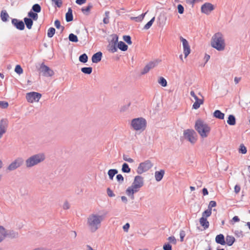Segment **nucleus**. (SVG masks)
<instances>
[{
    "label": "nucleus",
    "instance_id": "nucleus-1",
    "mask_svg": "<svg viewBox=\"0 0 250 250\" xmlns=\"http://www.w3.org/2000/svg\"><path fill=\"white\" fill-rule=\"evenodd\" d=\"M104 220V216L97 214L92 213L87 219V225L92 232H95L101 227V223Z\"/></svg>",
    "mask_w": 250,
    "mask_h": 250
},
{
    "label": "nucleus",
    "instance_id": "nucleus-2",
    "mask_svg": "<svg viewBox=\"0 0 250 250\" xmlns=\"http://www.w3.org/2000/svg\"><path fill=\"white\" fill-rule=\"evenodd\" d=\"M210 44L212 47L217 51H224L226 48V44L223 35L220 32L215 33L211 38Z\"/></svg>",
    "mask_w": 250,
    "mask_h": 250
},
{
    "label": "nucleus",
    "instance_id": "nucleus-3",
    "mask_svg": "<svg viewBox=\"0 0 250 250\" xmlns=\"http://www.w3.org/2000/svg\"><path fill=\"white\" fill-rule=\"evenodd\" d=\"M195 128L202 138H207L211 130L210 126L201 120L196 122Z\"/></svg>",
    "mask_w": 250,
    "mask_h": 250
},
{
    "label": "nucleus",
    "instance_id": "nucleus-4",
    "mask_svg": "<svg viewBox=\"0 0 250 250\" xmlns=\"http://www.w3.org/2000/svg\"><path fill=\"white\" fill-rule=\"evenodd\" d=\"M131 125L136 131H144L146 126V121L143 118H137L131 121Z\"/></svg>",
    "mask_w": 250,
    "mask_h": 250
},
{
    "label": "nucleus",
    "instance_id": "nucleus-5",
    "mask_svg": "<svg viewBox=\"0 0 250 250\" xmlns=\"http://www.w3.org/2000/svg\"><path fill=\"white\" fill-rule=\"evenodd\" d=\"M44 158V156L43 154L33 155L26 160V166L28 167H32L43 161Z\"/></svg>",
    "mask_w": 250,
    "mask_h": 250
},
{
    "label": "nucleus",
    "instance_id": "nucleus-6",
    "mask_svg": "<svg viewBox=\"0 0 250 250\" xmlns=\"http://www.w3.org/2000/svg\"><path fill=\"white\" fill-rule=\"evenodd\" d=\"M184 137L191 144H194L197 141V135L193 129H188L185 130L183 133Z\"/></svg>",
    "mask_w": 250,
    "mask_h": 250
},
{
    "label": "nucleus",
    "instance_id": "nucleus-7",
    "mask_svg": "<svg viewBox=\"0 0 250 250\" xmlns=\"http://www.w3.org/2000/svg\"><path fill=\"white\" fill-rule=\"evenodd\" d=\"M41 97L42 95L40 93L36 92L27 93L26 95L27 101L30 103L39 102Z\"/></svg>",
    "mask_w": 250,
    "mask_h": 250
},
{
    "label": "nucleus",
    "instance_id": "nucleus-8",
    "mask_svg": "<svg viewBox=\"0 0 250 250\" xmlns=\"http://www.w3.org/2000/svg\"><path fill=\"white\" fill-rule=\"evenodd\" d=\"M152 167V164L149 160H147L140 164L137 168V172L141 174L149 170Z\"/></svg>",
    "mask_w": 250,
    "mask_h": 250
},
{
    "label": "nucleus",
    "instance_id": "nucleus-9",
    "mask_svg": "<svg viewBox=\"0 0 250 250\" xmlns=\"http://www.w3.org/2000/svg\"><path fill=\"white\" fill-rule=\"evenodd\" d=\"M190 94L195 100V102L192 105V108L195 109H198L200 105L204 104V98L202 97L201 99L198 98L193 91H191Z\"/></svg>",
    "mask_w": 250,
    "mask_h": 250
},
{
    "label": "nucleus",
    "instance_id": "nucleus-10",
    "mask_svg": "<svg viewBox=\"0 0 250 250\" xmlns=\"http://www.w3.org/2000/svg\"><path fill=\"white\" fill-rule=\"evenodd\" d=\"M180 41L182 43L183 52L185 55V58H186L190 53L191 50L190 45L188 41L182 37H180Z\"/></svg>",
    "mask_w": 250,
    "mask_h": 250
},
{
    "label": "nucleus",
    "instance_id": "nucleus-11",
    "mask_svg": "<svg viewBox=\"0 0 250 250\" xmlns=\"http://www.w3.org/2000/svg\"><path fill=\"white\" fill-rule=\"evenodd\" d=\"M23 163V160L21 158H18L9 165L7 169L9 171L13 170L20 167Z\"/></svg>",
    "mask_w": 250,
    "mask_h": 250
},
{
    "label": "nucleus",
    "instance_id": "nucleus-12",
    "mask_svg": "<svg viewBox=\"0 0 250 250\" xmlns=\"http://www.w3.org/2000/svg\"><path fill=\"white\" fill-rule=\"evenodd\" d=\"M140 189L138 187L132 184L127 188L125 192L127 196L130 197L131 199H134V194L138 192Z\"/></svg>",
    "mask_w": 250,
    "mask_h": 250
},
{
    "label": "nucleus",
    "instance_id": "nucleus-13",
    "mask_svg": "<svg viewBox=\"0 0 250 250\" xmlns=\"http://www.w3.org/2000/svg\"><path fill=\"white\" fill-rule=\"evenodd\" d=\"M40 69L44 76L51 77L54 74L53 71L48 66L45 65L44 63H42L41 65Z\"/></svg>",
    "mask_w": 250,
    "mask_h": 250
},
{
    "label": "nucleus",
    "instance_id": "nucleus-14",
    "mask_svg": "<svg viewBox=\"0 0 250 250\" xmlns=\"http://www.w3.org/2000/svg\"><path fill=\"white\" fill-rule=\"evenodd\" d=\"M214 9L213 5L210 3H205L201 6V12L208 15Z\"/></svg>",
    "mask_w": 250,
    "mask_h": 250
},
{
    "label": "nucleus",
    "instance_id": "nucleus-15",
    "mask_svg": "<svg viewBox=\"0 0 250 250\" xmlns=\"http://www.w3.org/2000/svg\"><path fill=\"white\" fill-rule=\"evenodd\" d=\"M8 126V121L6 119H2L0 121V138L6 131Z\"/></svg>",
    "mask_w": 250,
    "mask_h": 250
},
{
    "label": "nucleus",
    "instance_id": "nucleus-16",
    "mask_svg": "<svg viewBox=\"0 0 250 250\" xmlns=\"http://www.w3.org/2000/svg\"><path fill=\"white\" fill-rule=\"evenodd\" d=\"M132 184L141 188L144 185L143 177L141 176H135Z\"/></svg>",
    "mask_w": 250,
    "mask_h": 250
},
{
    "label": "nucleus",
    "instance_id": "nucleus-17",
    "mask_svg": "<svg viewBox=\"0 0 250 250\" xmlns=\"http://www.w3.org/2000/svg\"><path fill=\"white\" fill-rule=\"evenodd\" d=\"M12 23L19 30H22L24 29V24L22 21L13 19L12 20Z\"/></svg>",
    "mask_w": 250,
    "mask_h": 250
},
{
    "label": "nucleus",
    "instance_id": "nucleus-18",
    "mask_svg": "<svg viewBox=\"0 0 250 250\" xmlns=\"http://www.w3.org/2000/svg\"><path fill=\"white\" fill-rule=\"evenodd\" d=\"M102 57V53L98 52L94 54L92 57V61L93 63H97L101 61Z\"/></svg>",
    "mask_w": 250,
    "mask_h": 250
},
{
    "label": "nucleus",
    "instance_id": "nucleus-19",
    "mask_svg": "<svg viewBox=\"0 0 250 250\" xmlns=\"http://www.w3.org/2000/svg\"><path fill=\"white\" fill-rule=\"evenodd\" d=\"M199 222L204 229H206L209 227V223L207 218L202 217L199 219Z\"/></svg>",
    "mask_w": 250,
    "mask_h": 250
},
{
    "label": "nucleus",
    "instance_id": "nucleus-20",
    "mask_svg": "<svg viewBox=\"0 0 250 250\" xmlns=\"http://www.w3.org/2000/svg\"><path fill=\"white\" fill-rule=\"evenodd\" d=\"M215 241L217 243L221 244V245H225L226 244L224 236L222 234L217 235L216 236Z\"/></svg>",
    "mask_w": 250,
    "mask_h": 250
},
{
    "label": "nucleus",
    "instance_id": "nucleus-21",
    "mask_svg": "<svg viewBox=\"0 0 250 250\" xmlns=\"http://www.w3.org/2000/svg\"><path fill=\"white\" fill-rule=\"evenodd\" d=\"M165 174V171L164 170H161L159 171H156L155 173V178L157 181H161Z\"/></svg>",
    "mask_w": 250,
    "mask_h": 250
},
{
    "label": "nucleus",
    "instance_id": "nucleus-22",
    "mask_svg": "<svg viewBox=\"0 0 250 250\" xmlns=\"http://www.w3.org/2000/svg\"><path fill=\"white\" fill-rule=\"evenodd\" d=\"M235 241V238L233 236L227 235L226 237V244L228 246L232 245Z\"/></svg>",
    "mask_w": 250,
    "mask_h": 250
},
{
    "label": "nucleus",
    "instance_id": "nucleus-23",
    "mask_svg": "<svg viewBox=\"0 0 250 250\" xmlns=\"http://www.w3.org/2000/svg\"><path fill=\"white\" fill-rule=\"evenodd\" d=\"M65 19L67 22L71 21L73 20L72 10L70 8L68 9L67 12L66 13Z\"/></svg>",
    "mask_w": 250,
    "mask_h": 250
},
{
    "label": "nucleus",
    "instance_id": "nucleus-24",
    "mask_svg": "<svg viewBox=\"0 0 250 250\" xmlns=\"http://www.w3.org/2000/svg\"><path fill=\"white\" fill-rule=\"evenodd\" d=\"M24 21L27 28L29 29H31L33 24L32 20L31 18H25L24 19Z\"/></svg>",
    "mask_w": 250,
    "mask_h": 250
},
{
    "label": "nucleus",
    "instance_id": "nucleus-25",
    "mask_svg": "<svg viewBox=\"0 0 250 250\" xmlns=\"http://www.w3.org/2000/svg\"><path fill=\"white\" fill-rule=\"evenodd\" d=\"M117 46L120 50L123 51H126L128 49L127 45L122 41L118 42Z\"/></svg>",
    "mask_w": 250,
    "mask_h": 250
},
{
    "label": "nucleus",
    "instance_id": "nucleus-26",
    "mask_svg": "<svg viewBox=\"0 0 250 250\" xmlns=\"http://www.w3.org/2000/svg\"><path fill=\"white\" fill-rule=\"evenodd\" d=\"M213 115L215 117L219 119H223L225 116L224 114L219 110H215L213 113Z\"/></svg>",
    "mask_w": 250,
    "mask_h": 250
},
{
    "label": "nucleus",
    "instance_id": "nucleus-27",
    "mask_svg": "<svg viewBox=\"0 0 250 250\" xmlns=\"http://www.w3.org/2000/svg\"><path fill=\"white\" fill-rule=\"evenodd\" d=\"M227 123L230 125H234L236 124V120L235 117L232 115H229Z\"/></svg>",
    "mask_w": 250,
    "mask_h": 250
},
{
    "label": "nucleus",
    "instance_id": "nucleus-28",
    "mask_svg": "<svg viewBox=\"0 0 250 250\" xmlns=\"http://www.w3.org/2000/svg\"><path fill=\"white\" fill-rule=\"evenodd\" d=\"M1 19L3 21H6L9 16L5 10H2L0 13Z\"/></svg>",
    "mask_w": 250,
    "mask_h": 250
},
{
    "label": "nucleus",
    "instance_id": "nucleus-29",
    "mask_svg": "<svg viewBox=\"0 0 250 250\" xmlns=\"http://www.w3.org/2000/svg\"><path fill=\"white\" fill-rule=\"evenodd\" d=\"M211 209L208 208L207 210H206L202 213V217L207 218L208 217H209L211 215Z\"/></svg>",
    "mask_w": 250,
    "mask_h": 250
},
{
    "label": "nucleus",
    "instance_id": "nucleus-30",
    "mask_svg": "<svg viewBox=\"0 0 250 250\" xmlns=\"http://www.w3.org/2000/svg\"><path fill=\"white\" fill-rule=\"evenodd\" d=\"M118 173L117 170L115 169H110L108 171V174L110 179L112 180L114 175Z\"/></svg>",
    "mask_w": 250,
    "mask_h": 250
},
{
    "label": "nucleus",
    "instance_id": "nucleus-31",
    "mask_svg": "<svg viewBox=\"0 0 250 250\" xmlns=\"http://www.w3.org/2000/svg\"><path fill=\"white\" fill-rule=\"evenodd\" d=\"M158 82L163 87H166L167 85V82L163 77H161L159 78Z\"/></svg>",
    "mask_w": 250,
    "mask_h": 250
},
{
    "label": "nucleus",
    "instance_id": "nucleus-32",
    "mask_svg": "<svg viewBox=\"0 0 250 250\" xmlns=\"http://www.w3.org/2000/svg\"><path fill=\"white\" fill-rule=\"evenodd\" d=\"M81 71L84 74H90L92 73V68L91 67H83L81 69Z\"/></svg>",
    "mask_w": 250,
    "mask_h": 250
},
{
    "label": "nucleus",
    "instance_id": "nucleus-33",
    "mask_svg": "<svg viewBox=\"0 0 250 250\" xmlns=\"http://www.w3.org/2000/svg\"><path fill=\"white\" fill-rule=\"evenodd\" d=\"M88 57L86 54H83L79 57V61L83 63H85L87 62Z\"/></svg>",
    "mask_w": 250,
    "mask_h": 250
},
{
    "label": "nucleus",
    "instance_id": "nucleus-34",
    "mask_svg": "<svg viewBox=\"0 0 250 250\" xmlns=\"http://www.w3.org/2000/svg\"><path fill=\"white\" fill-rule=\"evenodd\" d=\"M122 170L124 172L129 173L130 172V168L126 163H124L122 166Z\"/></svg>",
    "mask_w": 250,
    "mask_h": 250
},
{
    "label": "nucleus",
    "instance_id": "nucleus-35",
    "mask_svg": "<svg viewBox=\"0 0 250 250\" xmlns=\"http://www.w3.org/2000/svg\"><path fill=\"white\" fill-rule=\"evenodd\" d=\"M155 21V17H153L151 19V20L149 21L144 27V28L145 29L147 30L151 26L153 23Z\"/></svg>",
    "mask_w": 250,
    "mask_h": 250
},
{
    "label": "nucleus",
    "instance_id": "nucleus-36",
    "mask_svg": "<svg viewBox=\"0 0 250 250\" xmlns=\"http://www.w3.org/2000/svg\"><path fill=\"white\" fill-rule=\"evenodd\" d=\"M68 38L69 41L72 42H76L78 41L77 36L73 33H71L69 34Z\"/></svg>",
    "mask_w": 250,
    "mask_h": 250
},
{
    "label": "nucleus",
    "instance_id": "nucleus-37",
    "mask_svg": "<svg viewBox=\"0 0 250 250\" xmlns=\"http://www.w3.org/2000/svg\"><path fill=\"white\" fill-rule=\"evenodd\" d=\"M28 16L33 20L36 21L38 20V16L37 13H34L32 11H30L28 13Z\"/></svg>",
    "mask_w": 250,
    "mask_h": 250
},
{
    "label": "nucleus",
    "instance_id": "nucleus-38",
    "mask_svg": "<svg viewBox=\"0 0 250 250\" xmlns=\"http://www.w3.org/2000/svg\"><path fill=\"white\" fill-rule=\"evenodd\" d=\"M92 7V5L91 4H89L87 6L82 8V11L84 14L88 13Z\"/></svg>",
    "mask_w": 250,
    "mask_h": 250
},
{
    "label": "nucleus",
    "instance_id": "nucleus-39",
    "mask_svg": "<svg viewBox=\"0 0 250 250\" xmlns=\"http://www.w3.org/2000/svg\"><path fill=\"white\" fill-rule=\"evenodd\" d=\"M55 33V29L53 27H51L48 30L47 36L49 38L52 37Z\"/></svg>",
    "mask_w": 250,
    "mask_h": 250
},
{
    "label": "nucleus",
    "instance_id": "nucleus-40",
    "mask_svg": "<svg viewBox=\"0 0 250 250\" xmlns=\"http://www.w3.org/2000/svg\"><path fill=\"white\" fill-rule=\"evenodd\" d=\"M32 10L36 13H39L41 11V7L39 4H35L32 6Z\"/></svg>",
    "mask_w": 250,
    "mask_h": 250
},
{
    "label": "nucleus",
    "instance_id": "nucleus-41",
    "mask_svg": "<svg viewBox=\"0 0 250 250\" xmlns=\"http://www.w3.org/2000/svg\"><path fill=\"white\" fill-rule=\"evenodd\" d=\"M108 50L112 53H114L117 51V49L116 48V44H109L108 46Z\"/></svg>",
    "mask_w": 250,
    "mask_h": 250
},
{
    "label": "nucleus",
    "instance_id": "nucleus-42",
    "mask_svg": "<svg viewBox=\"0 0 250 250\" xmlns=\"http://www.w3.org/2000/svg\"><path fill=\"white\" fill-rule=\"evenodd\" d=\"M54 24L57 29H60L62 31L63 30L64 27L61 25L60 21L58 20L55 21Z\"/></svg>",
    "mask_w": 250,
    "mask_h": 250
},
{
    "label": "nucleus",
    "instance_id": "nucleus-43",
    "mask_svg": "<svg viewBox=\"0 0 250 250\" xmlns=\"http://www.w3.org/2000/svg\"><path fill=\"white\" fill-rule=\"evenodd\" d=\"M123 39L127 44L129 45L132 44L131 37L129 36H124Z\"/></svg>",
    "mask_w": 250,
    "mask_h": 250
},
{
    "label": "nucleus",
    "instance_id": "nucleus-44",
    "mask_svg": "<svg viewBox=\"0 0 250 250\" xmlns=\"http://www.w3.org/2000/svg\"><path fill=\"white\" fill-rule=\"evenodd\" d=\"M123 159L130 163H132L134 162V160L133 159L130 158L128 155H124L123 156Z\"/></svg>",
    "mask_w": 250,
    "mask_h": 250
},
{
    "label": "nucleus",
    "instance_id": "nucleus-45",
    "mask_svg": "<svg viewBox=\"0 0 250 250\" xmlns=\"http://www.w3.org/2000/svg\"><path fill=\"white\" fill-rule=\"evenodd\" d=\"M8 103L5 101H0V108L2 109L6 108L8 106Z\"/></svg>",
    "mask_w": 250,
    "mask_h": 250
},
{
    "label": "nucleus",
    "instance_id": "nucleus-46",
    "mask_svg": "<svg viewBox=\"0 0 250 250\" xmlns=\"http://www.w3.org/2000/svg\"><path fill=\"white\" fill-rule=\"evenodd\" d=\"M150 69H153L157 65V62H151L147 64Z\"/></svg>",
    "mask_w": 250,
    "mask_h": 250
},
{
    "label": "nucleus",
    "instance_id": "nucleus-47",
    "mask_svg": "<svg viewBox=\"0 0 250 250\" xmlns=\"http://www.w3.org/2000/svg\"><path fill=\"white\" fill-rule=\"evenodd\" d=\"M15 71L19 74H21L23 72V70L20 65H17L16 66Z\"/></svg>",
    "mask_w": 250,
    "mask_h": 250
},
{
    "label": "nucleus",
    "instance_id": "nucleus-48",
    "mask_svg": "<svg viewBox=\"0 0 250 250\" xmlns=\"http://www.w3.org/2000/svg\"><path fill=\"white\" fill-rule=\"evenodd\" d=\"M247 151V150L246 147L244 145L241 144L240 146L239 152L242 154H246Z\"/></svg>",
    "mask_w": 250,
    "mask_h": 250
},
{
    "label": "nucleus",
    "instance_id": "nucleus-49",
    "mask_svg": "<svg viewBox=\"0 0 250 250\" xmlns=\"http://www.w3.org/2000/svg\"><path fill=\"white\" fill-rule=\"evenodd\" d=\"M177 9H178V13L179 14H182L184 13V8L182 4H178L177 5Z\"/></svg>",
    "mask_w": 250,
    "mask_h": 250
},
{
    "label": "nucleus",
    "instance_id": "nucleus-50",
    "mask_svg": "<svg viewBox=\"0 0 250 250\" xmlns=\"http://www.w3.org/2000/svg\"><path fill=\"white\" fill-rule=\"evenodd\" d=\"M0 233L1 234V237L0 238H2V239H3V238L6 235V231H5V229L3 228V227L2 226H0Z\"/></svg>",
    "mask_w": 250,
    "mask_h": 250
},
{
    "label": "nucleus",
    "instance_id": "nucleus-51",
    "mask_svg": "<svg viewBox=\"0 0 250 250\" xmlns=\"http://www.w3.org/2000/svg\"><path fill=\"white\" fill-rule=\"evenodd\" d=\"M52 1L58 7H60L62 5V0H52Z\"/></svg>",
    "mask_w": 250,
    "mask_h": 250
},
{
    "label": "nucleus",
    "instance_id": "nucleus-52",
    "mask_svg": "<svg viewBox=\"0 0 250 250\" xmlns=\"http://www.w3.org/2000/svg\"><path fill=\"white\" fill-rule=\"evenodd\" d=\"M150 69L146 64L141 72V74L144 75L147 73Z\"/></svg>",
    "mask_w": 250,
    "mask_h": 250
},
{
    "label": "nucleus",
    "instance_id": "nucleus-53",
    "mask_svg": "<svg viewBox=\"0 0 250 250\" xmlns=\"http://www.w3.org/2000/svg\"><path fill=\"white\" fill-rule=\"evenodd\" d=\"M164 250H172V247L169 244H166L163 246Z\"/></svg>",
    "mask_w": 250,
    "mask_h": 250
},
{
    "label": "nucleus",
    "instance_id": "nucleus-54",
    "mask_svg": "<svg viewBox=\"0 0 250 250\" xmlns=\"http://www.w3.org/2000/svg\"><path fill=\"white\" fill-rule=\"evenodd\" d=\"M216 206V203L214 201H211L208 205V208L211 209L212 208L215 207Z\"/></svg>",
    "mask_w": 250,
    "mask_h": 250
},
{
    "label": "nucleus",
    "instance_id": "nucleus-55",
    "mask_svg": "<svg viewBox=\"0 0 250 250\" xmlns=\"http://www.w3.org/2000/svg\"><path fill=\"white\" fill-rule=\"evenodd\" d=\"M186 235V233L185 231L181 230L180 232V241L183 242L184 241V238Z\"/></svg>",
    "mask_w": 250,
    "mask_h": 250
},
{
    "label": "nucleus",
    "instance_id": "nucleus-56",
    "mask_svg": "<svg viewBox=\"0 0 250 250\" xmlns=\"http://www.w3.org/2000/svg\"><path fill=\"white\" fill-rule=\"evenodd\" d=\"M169 242L175 244L176 243V239L174 236H170L168 238Z\"/></svg>",
    "mask_w": 250,
    "mask_h": 250
},
{
    "label": "nucleus",
    "instance_id": "nucleus-57",
    "mask_svg": "<svg viewBox=\"0 0 250 250\" xmlns=\"http://www.w3.org/2000/svg\"><path fill=\"white\" fill-rule=\"evenodd\" d=\"M117 180L118 182L122 183L124 181V177L121 174H118L116 176Z\"/></svg>",
    "mask_w": 250,
    "mask_h": 250
},
{
    "label": "nucleus",
    "instance_id": "nucleus-58",
    "mask_svg": "<svg viewBox=\"0 0 250 250\" xmlns=\"http://www.w3.org/2000/svg\"><path fill=\"white\" fill-rule=\"evenodd\" d=\"M118 40V37L116 35L113 36L112 41L114 42V44H117Z\"/></svg>",
    "mask_w": 250,
    "mask_h": 250
},
{
    "label": "nucleus",
    "instance_id": "nucleus-59",
    "mask_svg": "<svg viewBox=\"0 0 250 250\" xmlns=\"http://www.w3.org/2000/svg\"><path fill=\"white\" fill-rule=\"evenodd\" d=\"M130 225L129 223H126L124 226H123V229L125 231L127 232L128 230V229L129 228Z\"/></svg>",
    "mask_w": 250,
    "mask_h": 250
},
{
    "label": "nucleus",
    "instance_id": "nucleus-60",
    "mask_svg": "<svg viewBox=\"0 0 250 250\" xmlns=\"http://www.w3.org/2000/svg\"><path fill=\"white\" fill-rule=\"evenodd\" d=\"M107 192L108 195L110 197H113L115 195L112 191L110 190V188H109L107 189Z\"/></svg>",
    "mask_w": 250,
    "mask_h": 250
},
{
    "label": "nucleus",
    "instance_id": "nucleus-61",
    "mask_svg": "<svg viewBox=\"0 0 250 250\" xmlns=\"http://www.w3.org/2000/svg\"><path fill=\"white\" fill-rule=\"evenodd\" d=\"M240 189H241V188H240V186H239L238 185H236L234 187V191L236 193H239L240 191Z\"/></svg>",
    "mask_w": 250,
    "mask_h": 250
},
{
    "label": "nucleus",
    "instance_id": "nucleus-62",
    "mask_svg": "<svg viewBox=\"0 0 250 250\" xmlns=\"http://www.w3.org/2000/svg\"><path fill=\"white\" fill-rule=\"evenodd\" d=\"M86 0H76V2L79 5H82L85 3Z\"/></svg>",
    "mask_w": 250,
    "mask_h": 250
},
{
    "label": "nucleus",
    "instance_id": "nucleus-63",
    "mask_svg": "<svg viewBox=\"0 0 250 250\" xmlns=\"http://www.w3.org/2000/svg\"><path fill=\"white\" fill-rule=\"evenodd\" d=\"M63 208L65 209H67L69 208V205L68 202H66L64 203Z\"/></svg>",
    "mask_w": 250,
    "mask_h": 250
},
{
    "label": "nucleus",
    "instance_id": "nucleus-64",
    "mask_svg": "<svg viewBox=\"0 0 250 250\" xmlns=\"http://www.w3.org/2000/svg\"><path fill=\"white\" fill-rule=\"evenodd\" d=\"M234 222H238L240 221L239 217L237 216H235L232 218V220Z\"/></svg>",
    "mask_w": 250,
    "mask_h": 250
}]
</instances>
